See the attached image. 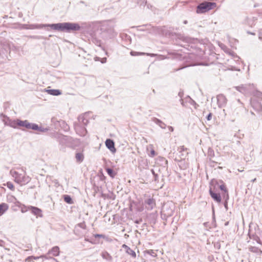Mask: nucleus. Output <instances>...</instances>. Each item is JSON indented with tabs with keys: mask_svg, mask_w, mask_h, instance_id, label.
Wrapping results in <instances>:
<instances>
[{
	"mask_svg": "<svg viewBox=\"0 0 262 262\" xmlns=\"http://www.w3.org/2000/svg\"><path fill=\"white\" fill-rule=\"evenodd\" d=\"M64 200L66 203H67L69 204H72L73 203V202L71 198L70 197V196H69L68 195H64Z\"/></svg>",
	"mask_w": 262,
	"mask_h": 262,
	"instance_id": "a211bd4d",
	"label": "nucleus"
},
{
	"mask_svg": "<svg viewBox=\"0 0 262 262\" xmlns=\"http://www.w3.org/2000/svg\"><path fill=\"white\" fill-rule=\"evenodd\" d=\"M23 173H19L18 171H14L12 174L13 177L15 179V181L20 184H25L29 183L31 178L26 176V172L24 170H21Z\"/></svg>",
	"mask_w": 262,
	"mask_h": 262,
	"instance_id": "f03ea898",
	"label": "nucleus"
},
{
	"mask_svg": "<svg viewBox=\"0 0 262 262\" xmlns=\"http://www.w3.org/2000/svg\"><path fill=\"white\" fill-rule=\"evenodd\" d=\"M255 240H256V241H257L258 243H259L258 241H259V237H256V239H255Z\"/></svg>",
	"mask_w": 262,
	"mask_h": 262,
	"instance_id": "f704fd0d",
	"label": "nucleus"
},
{
	"mask_svg": "<svg viewBox=\"0 0 262 262\" xmlns=\"http://www.w3.org/2000/svg\"><path fill=\"white\" fill-rule=\"evenodd\" d=\"M259 38L260 39H262V35L260 33H259Z\"/></svg>",
	"mask_w": 262,
	"mask_h": 262,
	"instance_id": "72a5a7b5",
	"label": "nucleus"
},
{
	"mask_svg": "<svg viewBox=\"0 0 262 262\" xmlns=\"http://www.w3.org/2000/svg\"><path fill=\"white\" fill-rule=\"evenodd\" d=\"M46 27H50L52 29L58 31L69 32L79 30L80 28L78 24L71 23H62L50 25H36L34 26V28L41 29Z\"/></svg>",
	"mask_w": 262,
	"mask_h": 262,
	"instance_id": "f257e3e1",
	"label": "nucleus"
},
{
	"mask_svg": "<svg viewBox=\"0 0 262 262\" xmlns=\"http://www.w3.org/2000/svg\"><path fill=\"white\" fill-rule=\"evenodd\" d=\"M26 210H24V209H21V212H24L25 211H26Z\"/></svg>",
	"mask_w": 262,
	"mask_h": 262,
	"instance_id": "e433bc0d",
	"label": "nucleus"
},
{
	"mask_svg": "<svg viewBox=\"0 0 262 262\" xmlns=\"http://www.w3.org/2000/svg\"><path fill=\"white\" fill-rule=\"evenodd\" d=\"M47 92L49 94L54 96H58L61 94V92L58 90H48Z\"/></svg>",
	"mask_w": 262,
	"mask_h": 262,
	"instance_id": "2eb2a0df",
	"label": "nucleus"
},
{
	"mask_svg": "<svg viewBox=\"0 0 262 262\" xmlns=\"http://www.w3.org/2000/svg\"><path fill=\"white\" fill-rule=\"evenodd\" d=\"M148 148H150L151 149L150 154L149 155V156H150L151 157H154L156 155V152L155 151L154 149H153L152 145H150L148 146V147L147 148V149H148Z\"/></svg>",
	"mask_w": 262,
	"mask_h": 262,
	"instance_id": "aec40b11",
	"label": "nucleus"
},
{
	"mask_svg": "<svg viewBox=\"0 0 262 262\" xmlns=\"http://www.w3.org/2000/svg\"><path fill=\"white\" fill-rule=\"evenodd\" d=\"M106 146L112 152L116 151V148L114 146V142L111 139H107L105 141Z\"/></svg>",
	"mask_w": 262,
	"mask_h": 262,
	"instance_id": "423d86ee",
	"label": "nucleus"
},
{
	"mask_svg": "<svg viewBox=\"0 0 262 262\" xmlns=\"http://www.w3.org/2000/svg\"><path fill=\"white\" fill-rule=\"evenodd\" d=\"M78 127H79L78 126L75 127L76 130L77 132V133L78 134H79V135L80 136H84L86 134V130L85 129V128H82L81 129V130L80 132H79L78 131Z\"/></svg>",
	"mask_w": 262,
	"mask_h": 262,
	"instance_id": "f3484780",
	"label": "nucleus"
},
{
	"mask_svg": "<svg viewBox=\"0 0 262 262\" xmlns=\"http://www.w3.org/2000/svg\"><path fill=\"white\" fill-rule=\"evenodd\" d=\"M80 227L83 228V229H85V227H86V225L84 223H80L78 225Z\"/></svg>",
	"mask_w": 262,
	"mask_h": 262,
	"instance_id": "bb28decb",
	"label": "nucleus"
},
{
	"mask_svg": "<svg viewBox=\"0 0 262 262\" xmlns=\"http://www.w3.org/2000/svg\"><path fill=\"white\" fill-rule=\"evenodd\" d=\"M145 53H143V52H134V51H132L130 52V55L132 56H138V55H145Z\"/></svg>",
	"mask_w": 262,
	"mask_h": 262,
	"instance_id": "412c9836",
	"label": "nucleus"
},
{
	"mask_svg": "<svg viewBox=\"0 0 262 262\" xmlns=\"http://www.w3.org/2000/svg\"><path fill=\"white\" fill-rule=\"evenodd\" d=\"M8 209V206L7 204L2 203L0 204V215L3 214Z\"/></svg>",
	"mask_w": 262,
	"mask_h": 262,
	"instance_id": "ddd939ff",
	"label": "nucleus"
},
{
	"mask_svg": "<svg viewBox=\"0 0 262 262\" xmlns=\"http://www.w3.org/2000/svg\"><path fill=\"white\" fill-rule=\"evenodd\" d=\"M32 259H29V260L27 261H31Z\"/></svg>",
	"mask_w": 262,
	"mask_h": 262,
	"instance_id": "ea45409f",
	"label": "nucleus"
},
{
	"mask_svg": "<svg viewBox=\"0 0 262 262\" xmlns=\"http://www.w3.org/2000/svg\"><path fill=\"white\" fill-rule=\"evenodd\" d=\"M180 151H184L185 150V148L184 146H182L180 148Z\"/></svg>",
	"mask_w": 262,
	"mask_h": 262,
	"instance_id": "473e14b6",
	"label": "nucleus"
},
{
	"mask_svg": "<svg viewBox=\"0 0 262 262\" xmlns=\"http://www.w3.org/2000/svg\"><path fill=\"white\" fill-rule=\"evenodd\" d=\"M75 158L76 161L78 163H80L83 161L84 156L82 153L78 152L76 154Z\"/></svg>",
	"mask_w": 262,
	"mask_h": 262,
	"instance_id": "dca6fc26",
	"label": "nucleus"
},
{
	"mask_svg": "<svg viewBox=\"0 0 262 262\" xmlns=\"http://www.w3.org/2000/svg\"><path fill=\"white\" fill-rule=\"evenodd\" d=\"M256 178H254V179H253L251 181L252 182H254L255 181H256Z\"/></svg>",
	"mask_w": 262,
	"mask_h": 262,
	"instance_id": "c9c22d12",
	"label": "nucleus"
},
{
	"mask_svg": "<svg viewBox=\"0 0 262 262\" xmlns=\"http://www.w3.org/2000/svg\"><path fill=\"white\" fill-rule=\"evenodd\" d=\"M216 6L214 3L205 2L200 4L197 7L196 12L198 13H202L208 11Z\"/></svg>",
	"mask_w": 262,
	"mask_h": 262,
	"instance_id": "7ed1b4c3",
	"label": "nucleus"
},
{
	"mask_svg": "<svg viewBox=\"0 0 262 262\" xmlns=\"http://www.w3.org/2000/svg\"><path fill=\"white\" fill-rule=\"evenodd\" d=\"M106 170L108 173V174L112 178H114L115 176V173H114V171L111 169V168H106Z\"/></svg>",
	"mask_w": 262,
	"mask_h": 262,
	"instance_id": "6ab92c4d",
	"label": "nucleus"
},
{
	"mask_svg": "<svg viewBox=\"0 0 262 262\" xmlns=\"http://www.w3.org/2000/svg\"><path fill=\"white\" fill-rule=\"evenodd\" d=\"M18 126L25 127L28 129H32L33 130H40L37 125L29 123L27 120L21 121L18 120Z\"/></svg>",
	"mask_w": 262,
	"mask_h": 262,
	"instance_id": "20e7f679",
	"label": "nucleus"
},
{
	"mask_svg": "<svg viewBox=\"0 0 262 262\" xmlns=\"http://www.w3.org/2000/svg\"><path fill=\"white\" fill-rule=\"evenodd\" d=\"M44 257H46V258H48V257H47V255L44 256Z\"/></svg>",
	"mask_w": 262,
	"mask_h": 262,
	"instance_id": "58836bf2",
	"label": "nucleus"
},
{
	"mask_svg": "<svg viewBox=\"0 0 262 262\" xmlns=\"http://www.w3.org/2000/svg\"><path fill=\"white\" fill-rule=\"evenodd\" d=\"M249 250L252 251V252H256L257 250V248H255V247H250L249 248Z\"/></svg>",
	"mask_w": 262,
	"mask_h": 262,
	"instance_id": "a878e982",
	"label": "nucleus"
},
{
	"mask_svg": "<svg viewBox=\"0 0 262 262\" xmlns=\"http://www.w3.org/2000/svg\"><path fill=\"white\" fill-rule=\"evenodd\" d=\"M228 199V194H227V197H226V199Z\"/></svg>",
	"mask_w": 262,
	"mask_h": 262,
	"instance_id": "4c0bfd02",
	"label": "nucleus"
},
{
	"mask_svg": "<svg viewBox=\"0 0 262 262\" xmlns=\"http://www.w3.org/2000/svg\"><path fill=\"white\" fill-rule=\"evenodd\" d=\"M157 123L162 128H165L166 127L165 124L159 120H157Z\"/></svg>",
	"mask_w": 262,
	"mask_h": 262,
	"instance_id": "5701e85b",
	"label": "nucleus"
},
{
	"mask_svg": "<svg viewBox=\"0 0 262 262\" xmlns=\"http://www.w3.org/2000/svg\"><path fill=\"white\" fill-rule=\"evenodd\" d=\"M88 116V114H84V115H80L78 118L79 122L82 125H86L89 122Z\"/></svg>",
	"mask_w": 262,
	"mask_h": 262,
	"instance_id": "6e6552de",
	"label": "nucleus"
},
{
	"mask_svg": "<svg viewBox=\"0 0 262 262\" xmlns=\"http://www.w3.org/2000/svg\"><path fill=\"white\" fill-rule=\"evenodd\" d=\"M123 247L125 248L126 249V252L129 255H130L133 257L135 258L136 256V254L135 251L132 250L129 247L125 245H123Z\"/></svg>",
	"mask_w": 262,
	"mask_h": 262,
	"instance_id": "f8f14e48",
	"label": "nucleus"
},
{
	"mask_svg": "<svg viewBox=\"0 0 262 262\" xmlns=\"http://www.w3.org/2000/svg\"><path fill=\"white\" fill-rule=\"evenodd\" d=\"M145 54H146L147 55H148V56H150L151 57H155L157 55L156 54H149V53H145Z\"/></svg>",
	"mask_w": 262,
	"mask_h": 262,
	"instance_id": "7c9ffc66",
	"label": "nucleus"
},
{
	"mask_svg": "<svg viewBox=\"0 0 262 262\" xmlns=\"http://www.w3.org/2000/svg\"><path fill=\"white\" fill-rule=\"evenodd\" d=\"M145 207L147 210H152L156 206V203L153 199H148L145 201Z\"/></svg>",
	"mask_w": 262,
	"mask_h": 262,
	"instance_id": "39448f33",
	"label": "nucleus"
},
{
	"mask_svg": "<svg viewBox=\"0 0 262 262\" xmlns=\"http://www.w3.org/2000/svg\"><path fill=\"white\" fill-rule=\"evenodd\" d=\"M7 187L10 189L13 190L14 189V186L11 182H8L7 183L6 185Z\"/></svg>",
	"mask_w": 262,
	"mask_h": 262,
	"instance_id": "4be33fe9",
	"label": "nucleus"
},
{
	"mask_svg": "<svg viewBox=\"0 0 262 262\" xmlns=\"http://www.w3.org/2000/svg\"><path fill=\"white\" fill-rule=\"evenodd\" d=\"M212 118V114L211 113H209V115L207 116V120H210Z\"/></svg>",
	"mask_w": 262,
	"mask_h": 262,
	"instance_id": "c756f323",
	"label": "nucleus"
},
{
	"mask_svg": "<svg viewBox=\"0 0 262 262\" xmlns=\"http://www.w3.org/2000/svg\"><path fill=\"white\" fill-rule=\"evenodd\" d=\"M168 129L170 131V132H173V128L172 127V126H168Z\"/></svg>",
	"mask_w": 262,
	"mask_h": 262,
	"instance_id": "2f4dec72",
	"label": "nucleus"
},
{
	"mask_svg": "<svg viewBox=\"0 0 262 262\" xmlns=\"http://www.w3.org/2000/svg\"><path fill=\"white\" fill-rule=\"evenodd\" d=\"M209 193L211 197L213 199L214 201L217 202V203H220L221 201V198L220 194L219 193H216L214 192L210 188L209 190Z\"/></svg>",
	"mask_w": 262,
	"mask_h": 262,
	"instance_id": "1a4fd4ad",
	"label": "nucleus"
},
{
	"mask_svg": "<svg viewBox=\"0 0 262 262\" xmlns=\"http://www.w3.org/2000/svg\"><path fill=\"white\" fill-rule=\"evenodd\" d=\"M39 258V257H35V256H29L26 259V261H28L29 259H38Z\"/></svg>",
	"mask_w": 262,
	"mask_h": 262,
	"instance_id": "393cba45",
	"label": "nucleus"
},
{
	"mask_svg": "<svg viewBox=\"0 0 262 262\" xmlns=\"http://www.w3.org/2000/svg\"><path fill=\"white\" fill-rule=\"evenodd\" d=\"M28 210H31V211H32V213L33 214H34V215H37V216H42V214H41V209L37 208V207H33V206H28Z\"/></svg>",
	"mask_w": 262,
	"mask_h": 262,
	"instance_id": "0eeeda50",
	"label": "nucleus"
},
{
	"mask_svg": "<svg viewBox=\"0 0 262 262\" xmlns=\"http://www.w3.org/2000/svg\"><path fill=\"white\" fill-rule=\"evenodd\" d=\"M95 237H104V235L102 234H96L94 235Z\"/></svg>",
	"mask_w": 262,
	"mask_h": 262,
	"instance_id": "c85d7f7f",
	"label": "nucleus"
},
{
	"mask_svg": "<svg viewBox=\"0 0 262 262\" xmlns=\"http://www.w3.org/2000/svg\"><path fill=\"white\" fill-rule=\"evenodd\" d=\"M220 189L222 190H223L225 191V193H227V190L225 187V186L224 185H222L220 186Z\"/></svg>",
	"mask_w": 262,
	"mask_h": 262,
	"instance_id": "b1692460",
	"label": "nucleus"
},
{
	"mask_svg": "<svg viewBox=\"0 0 262 262\" xmlns=\"http://www.w3.org/2000/svg\"><path fill=\"white\" fill-rule=\"evenodd\" d=\"M147 253L151 255L152 256H155V252L153 251V250H149L147 252Z\"/></svg>",
	"mask_w": 262,
	"mask_h": 262,
	"instance_id": "cd10ccee",
	"label": "nucleus"
},
{
	"mask_svg": "<svg viewBox=\"0 0 262 262\" xmlns=\"http://www.w3.org/2000/svg\"><path fill=\"white\" fill-rule=\"evenodd\" d=\"M186 23H187V21H186V20H185V21H184V24H186Z\"/></svg>",
	"mask_w": 262,
	"mask_h": 262,
	"instance_id": "a19ab883",
	"label": "nucleus"
},
{
	"mask_svg": "<svg viewBox=\"0 0 262 262\" xmlns=\"http://www.w3.org/2000/svg\"><path fill=\"white\" fill-rule=\"evenodd\" d=\"M48 254H51L53 256H57L59 254V248L57 246H55L49 251Z\"/></svg>",
	"mask_w": 262,
	"mask_h": 262,
	"instance_id": "9b49d317",
	"label": "nucleus"
},
{
	"mask_svg": "<svg viewBox=\"0 0 262 262\" xmlns=\"http://www.w3.org/2000/svg\"><path fill=\"white\" fill-rule=\"evenodd\" d=\"M18 120V119L14 120H10L7 124L13 128H16L17 126H18V124H17Z\"/></svg>",
	"mask_w": 262,
	"mask_h": 262,
	"instance_id": "4468645a",
	"label": "nucleus"
},
{
	"mask_svg": "<svg viewBox=\"0 0 262 262\" xmlns=\"http://www.w3.org/2000/svg\"><path fill=\"white\" fill-rule=\"evenodd\" d=\"M162 213L166 216H170L173 214V210L172 209H168L167 206H164L162 210Z\"/></svg>",
	"mask_w": 262,
	"mask_h": 262,
	"instance_id": "9d476101",
	"label": "nucleus"
}]
</instances>
